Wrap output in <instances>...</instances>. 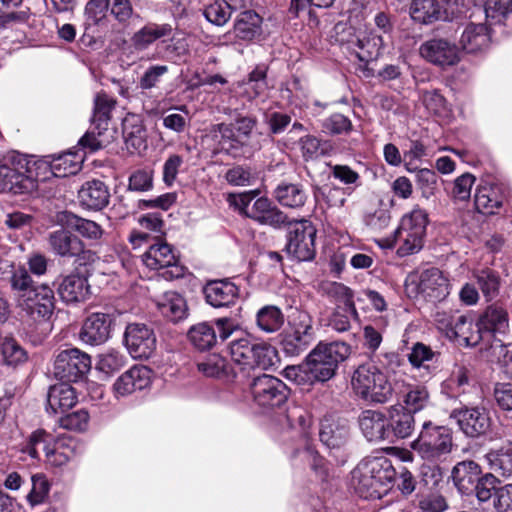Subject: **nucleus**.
I'll list each match as a JSON object with an SVG mask.
<instances>
[{
    "label": "nucleus",
    "instance_id": "nucleus-64",
    "mask_svg": "<svg viewBox=\"0 0 512 512\" xmlns=\"http://www.w3.org/2000/svg\"><path fill=\"white\" fill-rule=\"evenodd\" d=\"M493 506L497 512H512V484L500 486L493 498Z\"/></svg>",
    "mask_w": 512,
    "mask_h": 512
},
{
    "label": "nucleus",
    "instance_id": "nucleus-28",
    "mask_svg": "<svg viewBox=\"0 0 512 512\" xmlns=\"http://www.w3.org/2000/svg\"><path fill=\"white\" fill-rule=\"evenodd\" d=\"M481 333L504 334L509 328V317L506 309L499 303L489 305L478 320Z\"/></svg>",
    "mask_w": 512,
    "mask_h": 512
},
{
    "label": "nucleus",
    "instance_id": "nucleus-29",
    "mask_svg": "<svg viewBox=\"0 0 512 512\" xmlns=\"http://www.w3.org/2000/svg\"><path fill=\"white\" fill-rule=\"evenodd\" d=\"M273 196L281 206L290 209L302 208L308 199V194L303 184L285 181L276 186Z\"/></svg>",
    "mask_w": 512,
    "mask_h": 512
},
{
    "label": "nucleus",
    "instance_id": "nucleus-4",
    "mask_svg": "<svg viewBox=\"0 0 512 512\" xmlns=\"http://www.w3.org/2000/svg\"><path fill=\"white\" fill-rule=\"evenodd\" d=\"M77 150H69L59 155H48L42 159L34 160L33 166L40 173L39 180L48 179V173L54 177L64 178L74 175L81 170L88 153L96 151V136L87 132L78 142Z\"/></svg>",
    "mask_w": 512,
    "mask_h": 512
},
{
    "label": "nucleus",
    "instance_id": "nucleus-7",
    "mask_svg": "<svg viewBox=\"0 0 512 512\" xmlns=\"http://www.w3.org/2000/svg\"><path fill=\"white\" fill-rule=\"evenodd\" d=\"M229 351L232 361L241 370H267L277 360V351L274 347L265 342H255L248 336L232 340Z\"/></svg>",
    "mask_w": 512,
    "mask_h": 512
},
{
    "label": "nucleus",
    "instance_id": "nucleus-52",
    "mask_svg": "<svg viewBox=\"0 0 512 512\" xmlns=\"http://www.w3.org/2000/svg\"><path fill=\"white\" fill-rule=\"evenodd\" d=\"M232 7L225 0H215L204 9L206 19L216 26L224 25L231 17Z\"/></svg>",
    "mask_w": 512,
    "mask_h": 512
},
{
    "label": "nucleus",
    "instance_id": "nucleus-44",
    "mask_svg": "<svg viewBox=\"0 0 512 512\" xmlns=\"http://www.w3.org/2000/svg\"><path fill=\"white\" fill-rule=\"evenodd\" d=\"M10 285L13 291L16 305L23 299L30 295L34 288L37 286L25 267H19L12 272L10 277Z\"/></svg>",
    "mask_w": 512,
    "mask_h": 512
},
{
    "label": "nucleus",
    "instance_id": "nucleus-25",
    "mask_svg": "<svg viewBox=\"0 0 512 512\" xmlns=\"http://www.w3.org/2000/svg\"><path fill=\"white\" fill-rule=\"evenodd\" d=\"M77 402L75 388L69 383H61L50 386L47 393V412L52 414L65 413Z\"/></svg>",
    "mask_w": 512,
    "mask_h": 512
},
{
    "label": "nucleus",
    "instance_id": "nucleus-5",
    "mask_svg": "<svg viewBox=\"0 0 512 512\" xmlns=\"http://www.w3.org/2000/svg\"><path fill=\"white\" fill-rule=\"evenodd\" d=\"M352 388L361 399L373 403H387L393 396L388 376L376 364L360 365L353 374Z\"/></svg>",
    "mask_w": 512,
    "mask_h": 512
},
{
    "label": "nucleus",
    "instance_id": "nucleus-27",
    "mask_svg": "<svg viewBox=\"0 0 512 512\" xmlns=\"http://www.w3.org/2000/svg\"><path fill=\"white\" fill-rule=\"evenodd\" d=\"M388 420V442L393 443L395 439L409 437L415 425L413 414L406 411L404 407H392L389 411Z\"/></svg>",
    "mask_w": 512,
    "mask_h": 512
},
{
    "label": "nucleus",
    "instance_id": "nucleus-56",
    "mask_svg": "<svg viewBox=\"0 0 512 512\" xmlns=\"http://www.w3.org/2000/svg\"><path fill=\"white\" fill-rule=\"evenodd\" d=\"M153 188V171L151 169H137L131 173L128 180V190L147 192Z\"/></svg>",
    "mask_w": 512,
    "mask_h": 512
},
{
    "label": "nucleus",
    "instance_id": "nucleus-51",
    "mask_svg": "<svg viewBox=\"0 0 512 512\" xmlns=\"http://www.w3.org/2000/svg\"><path fill=\"white\" fill-rule=\"evenodd\" d=\"M359 313L353 314L347 306L336 304V307L329 317L328 325L337 332H346L351 328V319L357 320Z\"/></svg>",
    "mask_w": 512,
    "mask_h": 512
},
{
    "label": "nucleus",
    "instance_id": "nucleus-53",
    "mask_svg": "<svg viewBox=\"0 0 512 512\" xmlns=\"http://www.w3.org/2000/svg\"><path fill=\"white\" fill-rule=\"evenodd\" d=\"M429 402V393L424 386L411 387L404 396V403L406 411L414 414L424 409Z\"/></svg>",
    "mask_w": 512,
    "mask_h": 512
},
{
    "label": "nucleus",
    "instance_id": "nucleus-8",
    "mask_svg": "<svg viewBox=\"0 0 512 512\" xmlns=\"http://www.w3.org/2000/svg\"><path fill=\"white\" fill-rule=\"evenodd\" d=\"M91 365L92 360L89 354L78 348H69L56 355L53 374L60 381L79 383L86 380Z\"/></svg>",
    "mask_w": 512,
    "mask_h": 512
},
{
    "label": "nucleus",
    "instance_id": "nucleus-59",
    "mask_svg": "<svg viewBox=\"0 0 512 512\" xmlns=\"http://www.w3.org/2000/svg\"><path fill=\"white\" fill-rule=\"evenodd\" d=\"M119 312L114 307H104L103 312H98V342L106 341L115 325Z\"/></svg>",
    "mask_w": 512,
    "mask_h": 512
},
{
    "label": "nucleus",
    "instance_id": "nucleus-10",
    "mask_svg": "<svg viewBox=\"0 0 512 512\" xmlns=\"http://www.w3.org/2000/svg\"><path fill=\"white\" fill-rule=\"evenodd\" d=\"M317 230L306 219L292 220L287 230L285 250L297 261H310L315 256V238Z\"/></svg>",
    "mask_w": 512,
    "mask_h": 512
},
{
    "label": "nucleus",
    "instance_id": "nucleus-50",
    "mask_svg": "<svg viewBox=\"0 0 512 512\" xmlns=\"http://www.w3.org/2000/svg\"><path fill=\"white\" fill-rule=\"evenodd\" d=\"M500 481L492 473H486L481 475L475 484V490L473 494L476 496L479 502H487L492 498L496 497V491Z\"/></svg>",
    "mask_w": 512,
    "mask_h": 512
},
{
    "label": "nucleus",
    "instance_id": "nucleus-22",
    "mask_svg": "<svg viewBox=\"0 0 512 512\" xmlns=\"http://www.w3.org/2000/svg\"><path fill=\"white\" fill-rule=\"evenodd\" d=\"M208 304L215 308L233 305L239 296V288L228 279L209 281L203 288Z\"/></svg>",
    "mask_w": 512,
    "mask_h": 512
},
{
    "label": "nucleus",
    "instance_id": "nucleus-20",
    "mask_svg": "<svg viewBox=\"0 0 512 512\" xmlns=\"http://www.w3.org/2000/svg\"><path fill=\"white\" fill-rule=\"evenodd\" d=\"M420 54L427 61L441 66H452L459 61V50L456 45L444 39H432L420 47Z\"/></svg>",
    "mask_w": 512,
    "mask_h": 512
},
{
    "label": "nucleus",
    "instance_id": "nucleus-32",
    "mask_svg": "<svg viewBox=\"0 0 512 512\" xmlns=\"http://www.w3.org/2000/svg\"><path fill=\"white\" fill-rule=\"evenodd\" d=\"M458 341L465 346H476L482 339L479 325L474 326L473 321L465 315H457L453 329L448 338Z\"/></svg>",
    "mask_w": 512,
    "mask_h": 512
},
{
    "label": "nucleus",
    "instance_id": "nucleus-49",
    "mask_svg": "<svg viewBox=\"0 0 512 512\" xmlns=\"http://www.w3.org/2000/svg\"><path fill=\"white\" fill-rule=\"evenodd\" d=\"M484 11L486 25L491 29L493 25L502 23L512 12V0H487Z\"/></svg>",
    "mask_w": 512,
    "mask_h": 512
},
{
    "label": "nucleus",
    "instance_id": "nucleus-36",
    "mask_svg": "<svg viewBox=\"0 0 512 512\" xmlns=\"http://www.w3.org/2000/svg\"><path fill=\"white\" fill-rule=\"evenodd\" d=\"M256 326L264 333L279 331L285 322L282 310L275 305H265L260 308L255 316Z\"/></svg>",
    "mask_w": 512,
    "mask_h": 512
},
{
    "label": "nucleus",
    "instance_id": "nucleus-48",
    "mask_svg": "<svg viewBox=\"0 0 512 512\" xmlns=\"http://www.w3.org/2000/svg\"><path fill=\"white\" fill-rule=\"evenodd\" d=\"M125 365V357L119 351L111 349L98 355V378H107Z\"/></svg>",
    "mask_w": 512,
    "mask_h": 512
},
{
    "label": "nucleus",
    "instance_id": "nucleus-1",
    "mask_svg": "<svg viewBox=\"0 0 512 512\" xmlns=\"http://www.w3.org/2000/svg\"><path fill=\"white\" fill-rule=\"evenodd\" d=\"M351 353L350 345L342 341H320L302 364L284 370L287 379L298 385L326 382L336 374L338 366Z\"/></svg>",
    "mask_w": 512,
    "mask_h": 512
},
{
    "label": "nucleus",
    "instance_id": "nucleus-54",
    "mask_svg": "<svg viewBox=\"0 0 512 512\" xmlns=\"http://www.w3.org/2000/svg\"><path fill=\"white\" fill-rule=\"evenodd\" d=\"M198 369L208 377H220L226 372L227 361L219 354H211L197 364Z\"/></svg>",
    "mask_w": 512,
    "mask_h": 512
},
{
    "label": "nucleus",
    "instance_id": "nucleus-47",
    "mask_svg": "<svg viewBox=\"0 0 512 512\" xmlns=\"http://www.w3.org/2000/svg\"><path fill=\"white\" fill-rule=\"evenodd\" d=\"M427 225V212L416 206L410 212L403 215L398 228L425 236Z\"/></svg>",
    "mask_w": 512,
    "mask_h": 512
},
{
    "label": "nucleus",
    "instance_id": "nucleus-17",
    "mask_svg": "<svg viewBox=\"0 0 512 512\" xmlns=\"http://www.w3.org/2000/svg\"><path fill=\"white\" fill-rule=\"evenodd\" d=\"M151 383V370L144 365H134L120 375L112 385L116 398L131 395L147 388Z\"/></svg>",
    "mask_w": 512,
    "mask_h": 512
},
{
    "label": "nucleus",
    "instance_id": "nucleus-6",
    "mask_svg": "<svg viewBox=\"0 0 512 512\" xmlns=\"http://www.w3.org/2000/svg\"><path fill=\"white\" fill-rule=\"evenodd\" d=\"M411 448L425 461H440L452 451V431L446 426L426 421L423 423L418 437L411 443Z\"/></svg>",
    "mask_w": 512,
    "mask_h": 512
},
{
    "label": "nucleus",
    "instance_id": "nucleus-9",
    "mask_svg": "<svg viewBox=\"0 0 512 512\" xmlns=\"http://www.w3.org/2000/svg\"><path fill=\"white\" fill-rule=\"evenodd\" d=\"M316 339V329L312 316L300 311L290 322V330L282 336V350L287 356H298L308 349Z\"/></svg>",
    "mask_w": 512,
    "mask_h": 512
},
{
    "label": "nucleus",
    "instance_id": "nucleus-55",
    "mask_svg": "<svg viewBox=\"0 0 512 512\" xmlns=\"http://www.w3.org/2000/svg\"><path fill=\"white\" fill-rule=\"evenodd\" d=\"M469 382L470 371L465 366L457 365L447 379L446 386L452 390L454 396H457L466 392Z\"/></svg>",
    "mask_w": 512,
    "mask_h": 512
},
{
    "label": "nucleus",
    "instance_id": "nucleus-14",
    "mask_svg": "<svg viewBox=\"0 0 512 512\" xmlns=\"http://www.w3.org/2000/svg\"><path fill=\"white\" fill-rule=\"evenodd\" d=\"M16 307L33 321H46L55 308L54 292L46 284H37L34 291L23 297Z\"/></svg>",
    "mask_w": 512,
    "mask_h": 512
},
{
    "label": "nucleus",
    "instance_id": "nucleus-15",
    "mask_svg": "<svg viewBox=\"0 0 512 512\" xmlns=\"http://www.w3.org/2000/svg\"><path fill=\"white\" fill-rule=\"evenodd\" d=\"M254 401L262 407H278L288 398V388L280 379L263 374L251 384Z\"/></svg>",
    "mask_w": 512,
    "mask_h": 512
},
{
    "label": "nucleus",
    "instance_id": "nucleus-21",
    "mask_svg": "<svg viewBox=\"0 0 512 512\" xmlns=\"http://www.w3.org/2000/svg\"><path fill=\"white\" fill-rule=\"evenodd\" d=\"M358 425L368 441H388V420L383 412L371 409L362 411L358 417Z\"/></svg>",
    "mask_w": 512,
    "mask_h": 512
},
{
    "label": "nucleus",
    "instance_id": "nucleus-34",
    "mask_svg": "<svg viewBox=\"0 0 512 512\" xmlns=\"http://www.w3.org/2000/svg\"><path fill=\"white\" fill-rule=\"evenodd\" d=\"M159 312L167 319L177 322L185 318L187 305L184 298L174 291L165 292L156 301Z\"/></svg>",
    "mask_w": 512,
    "mask_h": 512
},
{
    "label": "nucleus",
    "instance_id": "nucleus-19",
    "mask_svg": "<svg viewBox=\"0 0 512 512\" xmlns=\"http://www.w3.org/2000/svg\"><path fill=\"white\" fill-rule=\"evenodd\" d=\"M448 278L438 268L424 270L419 277L418 291L431 302L445 299L449 293Z\"/></svg>",
    "mask_w": 512,
    "mask_h": 512
},
{
    "label": "nucleus",
    "instance_id": "nucleus-35",
    "mask_svg": "<svg viewBox=\"0 0 512 512\" xmlns=\"http://www.w3.org/2000/svg\"><path fill=\"white\" fill-rule=\"evenodd\" d=\"M122 135L127 147L136 151L146 147V130L140 117L129 115L124 118Z\"/></svg>",
    "mask_w": 512,
    "mask_h": 512
},
{
    "label": "nucleus",
    "instance_id": "nucleus-40",
    "mask_svg": "<svg viewBox=\"0 0 512 512\" xmlns=\"http://www.w3.org/2000/svg\"><path fill=\"white\" fill-rule=\"evenodd\" d=\"M54 441L52 434L47 433L43 429H37L33 431L26 443L23 445L21 451L27 454L31 459H40V452H44L45 455L50 451V446Z\"/></svg>",
    "mask_w": 512,
    "mask_h": 512
},
{
    "label": "nucleus",
    "instance_id": "nucleus-11",
    "mask_svg": "<svg viewBox=\"0 0 512 512\" xmlns=\"http://www.w3.org/2000/svg\"><path fill=\"white\" fill-rule=\"evenodd\" d=\"M450 418L455 420L459 430L466 437L472 439L486 436L493 426L490 411L482 405L456 408L451 412Z\"/></svg>",
    "mask_w": 512,
    "mask_h": 512
},
{
    "label": "nucleus",
    "instance_id": "nucleus-61",
    "mask_svg": "<svg viewBox=\"0 0 512 512\" xmlns=\"http://www.w3.org/2000/svg\"><path fill=\"white\" fill-rule=\"evenodd\" d=\"M438 183V176L435 171L423 168L416 172V184L426 198L435 193Z\"/></svg>",
    "mask_w": 512,
    "mask_h": 512
},
{
    "label": "nucleus",
    "instance_id": "nucleus-38",
    "mask_svg": "<svg viewBox=\"0 0 512 512\" xmlns=\"http://www.w3.org/2000/svg\"><path fill=\"white\" fill-rule=\"evenodd\" d=\"M473 278L487 301L497 297L501 285V278L497 271L488 267L475 269Z\"/></svg>",
    "mask_w": 512,
    "mask_h": 512
},
{
    "label": "nucleus",
    "instance_id": "nucleus-43",
    "mask_svg": "<svg viewBox=\"0 0 512 512\" xmlns=\"http://www.w3.org/2000/svg\"><path fill=\"white\" fill-rule=\"evenodd\" d=\"M425 236L408 232L397 228L394 232L393 243H398L397 254L400 257H405L418 253L424 245Z\"/></svg>",
    "mask_w": 512,
    "mask_h": 512
},
{
    "label": "nucleus",
    "instance_id": "nucleus-18",
    "mask_svg": "<svg viewBox=\"0 0 512 512\" xmlns=\"http://www.w3.org/2000/svg\"><path fill=\"white\" fill-rule=\"evenodd\" d=\"M115 104L113 98L98 93V149L108 147L119 137V132L111 121Z\"/></svg>",
    "mask_w": 512,
    "mask_h": 512
},
{
    "label": "nucleus",
    "instance_id": "nucleus-62",
    "mask_svg": "<svg viewBox=\"0 0 512 512\" xmlns=\"http://www.w3.org/2000/svg\"><path fill=\"white\" fill-rule=\"evenodd\" d=\"M259 193L260 191L258 189L238 194L230 193L227 196V202L230 207H233L241 215L247 217V213L249 212V209H251L250 204L254 198L259 195Z\"/></svg>",
    "mask_w": 512,
    "mask_h": 512
},
{
    "label": "nucleus",
    "instance_id": "nucleus-33",
    "mask_svg": "<svg viewBox=\"0 0 512 512\" xmlns=\"http://www.w3.org/2000/svg\"><path fill=\"white\" fill-rule=\"evenodd\" d=\"M190 345L198 351H208L217 344V334L209 322H199L192 325L187 332Z\"/></svg>",
    "mask_w": 512,
    "mask_h": 512
},
{
    "label": "nucleus",
    "instance_id": "nucleus-58",
    "mask_svg": "<svg viewBox=\"0 0 512 512\" xmlns=\"http://www.w3.org/2000/svg\"><path fill=\"white\" fill-rule=\"evenodd\" d=\"M327 292L328 295L337 302V304L347 306L353 314H356V306L353 300L354 294L349 287L342 283L334 282L330 284Z\"/></svg>",
    "mask_w": 512,
    "mask_h": 512
},
{
    "label": "nucleus",
    "instance_id": "nucleus-37",
    "mask_svg": "<svg viewBox=\"0 0 512 512\" xmlns=\"http://www.w3.org/2000/svg\"><path fill=\"white\" fill-rule=\"evenodd\" d=\"M489 468L503 477L512 475V443L490 450L485 456Z\"/></svg>",
    "mask_w": 512,
    "mask_h": 512
},
{
    "label": "nucleus",
    "instance_id": "nucleus-63",
    "mask_svg": "<svg viewBox=\"0 0 512 512\" xmlns=\"http://www.w3.org/2000/svg\"><path fill=\"white\" fill-rule=\"evenodd\" d=\"M89 421V414L86 410L80 409L66 414L59 419V425L67 430L83 431Z\"/></svg>",
    "mask_w": 512,
    "mask_h": 512
},
{
    "label": "nucleus",
    "instance_id": "nucleus-23",
    "mask_svg": "<svg viewBox=\"0 0 512 512\" xmlns=\"http://www.w3.org/2000/svg\"><path fill=\"white\" fill-rule=\"evenodd\" d=\"M505 196L503 189L496 183H484L476 188L474 205L483 215H494L501 209Z\"/></svg>",
    "mask_w": 512,
    "mask_h": 512
},
{
    "label": "nucleus",
    "instance_id": "nucleus-26",
    "mask_svg": "<svg viewBox=\"0 0 512 512\" xmlns=\"http://www.w3.org/2000/svg\"><path fill=\"white\" fill-rule=\"evenodd\" d=\"M349 425L346 420L325 417L320 424L319 437L329 448H339L349 439Z\"/></svg>",
    "mask_w": 512,
    "mask_h": 512
},
{
    "label": "nucleus",
    "instance_id": "nucleus-60",
    "mask_svg": "<svg viewBox=\"0 0 512 512\" xmlns=\"http://www.w3.org/2000/svg\"><path fill=\"white\" fill-rule=\"evenodd\" d=\"M299 144L302 156L306 161L316 159L326 152L327 143H321L318 138L312 135L300 138Z\"/></svg>",
    "mask_w": 512,
    "mask_h": 512
},
{
    "label": "nucleus",
    "instance_id": "nucleus-13",
    "mask_svg": "<svg viewBox=\"0 0 512 512\" xmlns=\"http://www.w3.org/2000/svg\"><path fill=\"white\" fill-rule=\"evenodd\" d=\"M49 244L53 253L63 258H76L79 265L94 261L95 253L70 231L59 229L49 235Z\"/></svg>",
    "mask_w": 512,
    "mask_h": 512
},
{
    "label": "nucleus",
    "instance_id": "nucleus-41",
    "mask_svg": "<svg viewBox=\"0 0 512 512\" xmlns=\"http://www.w3.org/2000/svg\"><path fill=\"white\" fill-rule=\"evenodd\" d=\"M350 42L354 43L358 48L355 53L357 58L362 62H369L376 59L383 43L379 34H361V37H356L355 40H351Z\"/></svg>",
    "mask_w": 512,
    "mask_h": 512
},
{
    "label": "nucleus",
    "instance_id": "nucleus-31",
    "mask_svg": "<svg viewBox=\"0 0 512 512\" xmlns=\"http://www.w3.org/2000/svg\"><path fill=\"white\" fill-rule=\"evenodd\" d=\"M87 279L79 274L67 275L58 287L60 298L66 303L83 301L89 294Z\"/></svg>",
    "mask_w": 512,
    "mask_h": 512
},
{
    "label": "nucleus",
    "instance_id": "nucleus-12",
    "mask_svg": "<svg viewBox=\"0 0 512 512\" xmlns=\"http://www.w3.org/2000/svg\"><path fill=\"white\" fill-rule=\"evenodd\" d=\"M142 262L151 270L161 271V276L166 280L184 275V267L179 264L172 247L164 242L151 245L142 255Z\"/></svg>",
    "mask_w": 512,
    "mask_h": 512
},
{
    "label": "nucleus",
    "instance_id": "nucleus-16",
    "mask_svg": "<svg viewBox=\"0 0 512 512\" xmlns=\"http://www.w3.org/2000/svg\"><path fill=\"white\" fill-rule=\"evenodd\" d=\"M124 341L130 355L135 359H148L156 349V335L145 324L132 323L126 327Z\"/></svg>",
    "mask_w": 512,
    "mask_h": 512
},
{
    "label": "nucleus",
    "instance_id": "nucleus-24",
    "mask_svg": "<svg viewBox=\"0 0 512 512\" xmlns=\"http://www.w3.org/2000/svg\"><path fill=\"white\" fill-rule=\"evenodd\" d=\"M481 475V467L472 460L458 462L451 472L454 486L463 495L473 494L475 484Z\"/></svg>",
    "mask_w": 512,
    "mask_h": 512
},
{
    "label": "nucleus",
    "instance_id": "nucleus-30",
    "mask_svg": "<svg viewBox=\"0 0 512 512\" xmlns=\"http://www.w3.org/2000/svg\"><path fill=\"white\" fill-rule=\"evenodd\" d=\"M411 18L420 24H432L445 19V10L438 0H412Z\"/></svg>",
    "mask_w": 512,
    "mask_h": 512
},
{
    "label": "nucleus",
    "instance_id": "nucleus-45",
    "mask_svg": "<svg viewBox=\"0 0 512 512\" xmlns=\"http://www.w3.org/2000/svg\"><path fill=\"white\" fill-rule=\"evenodd\" d=\"M211 131L219 145L226 151L237 150L245 143L237 134L233 124L219 123L213 125Z\"/></svg>",
    "mask_w": 512,
    "mask_h": 512
},
{
    "label": "nucleus",
    "instance_id": "nucleus-42",
    "mask_svg": "<svg viewBox=\"0 0 512 512\" xmlns=\"http://www.w3.org/2000/svg\"><path fill=\"white\" fill-rule=\"evenodd\" d=\"M57 222L61 226L75 229L82 237L86 239L96 238V223L87 220L69 211H62L57 214Z\"/></svg>",
    "mask_w": 512,
    "mask_h": 512
},
{
    "label": "nucleus",
    "instance_id": "nucleus-39",
    "mask_svg": "<svg viewBox=\"0 0 512 512\" xmlns=\"http://www.w3.org/2000/svg\"><path fill=\"white\" fill-rule=\"evenodd\" d=\"M0 356L2 365L13 368L28 360L27 351L15 338L9 336H5L1 342Z\"/></svg>",
    "mask_w": 512,
    "mask_h": 512
},
{
    "label": "nucleus",
    "instance_id": "nucleus-57",
    "mask_svg": "<svg viewBox=\"0 0 512 512\" xmlns=\"http://www.w3.org/2000/svg\"><path fill=\"white\" fill-rule=\"evenodd\" d=\"M75 456L74 448L70 445L65 446L63 440H59L50 446V451L46 454L47 461L53 466H63Z\"/></svg>",
    "mask_w": 512,
    "mask_h": 512
},
{
    "label": "nucleus",
    "instance_id": "nucleus-3",
    "mask_svg": "<svg viewBox=\"0 0 512 512\" xmlns=\"http://www.w3.org/2000/svg\"><path fill=\"white\" fill-rule=\"evenodd\" d=\"M40 176L32 156L9 151L0 160V193L30 194L37 189Z\"/></svg>",
    "mask_w": 512,
    "mask_h": 512
},
{
    "label": "nucleus",
    "instance_id": "nucleus-46",
    "mask_svg": "<svg viewBox=\"0 0 512 512\" xmlns=\"http://www.w3.org/2000/svg\"><path fill=\"white\" fill-rule=\"evenodd\" d=\"M51 484L43 473L31 476V488L26 495V501L31 507L44 504L49 497Z\"/></svg>",
    "mask_w": 512,
    "mask_h": 512
},
{
    "label": "nucleus",
    "instance_id": "nucleus-2",
    "mask_svg": "<svg viewBox=\"0 0 512 512\" xmlns=\"http://www.w3.org/2000/svg\"><path fill=\"white\" fill-rule=\"evenodd\" d=\"M391 460L383 455L364 458L351 472V486L365 499H380L388 493L395 479Z\"/></svg>",
    "mask_w": 512,
    "mask_h": 512
}]
</instances>
